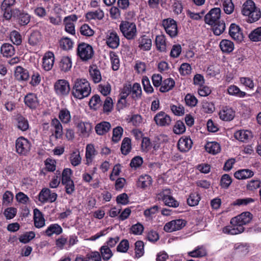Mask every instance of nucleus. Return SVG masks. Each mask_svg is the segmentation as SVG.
Returning a JSON list of instances; mask_svg holds the SVG:
<instances>
[{"label":"nucleus","instance_id":"obj_45","mask_svg":"<svg viewBox=\"0 0 261 261\" xmlns=\"http://www.w3.org/2000/svg\"><path fill=\"white\" fill-rule=\"evenodd\" d=\"M250 134L249 131L239 130L234 133V137L240 141L244 142L249 139Z\"/></svg>","mask_w":261,"mask_h":261},{"label":"nucleus","instance_id":"obj_46","mask_svg":"<svg viewBox=\"0 0 261 261\" xmlns=\"http://www.w3.org/2000/svg\"><path fill=\"white\" fill-rule=\"evenodd\" d=\"M247 16H248V22L252 23L257 21L261 17L260 9L256 7L252 11L250 15H248Z\"/></svg>","mask_w":261,"mask_h":261},{"label":"nucleus","instance_id":"obj_10","mask_svg":"<svg viewBox=\"0 0 261 261\" xmlns=\"http://www.w3.org/2000/svg\"><path fill=\"white\" fill-rule=\"evenodd\" d=\"M57 194L56 193H51L48 188H44L40 192L39 200L42 203L47 201L53 202L57 199Z\"/></svg>","mask_w":261,"mask_h":261},{"label":"nucleus","instance_id":"obj_52","mask_svg":"<svg viewBox=\"0 0 261 261\" xmlns=\"http://www.w3.org/2000/svg\"><path fill=\"white\" fill-rule=\"evenodd\" d=\"M223 6V10L225 13L230 14L233 12L234 5L232 2V0H224Z\"/></svg>","mask_w":261,"mask_h":261},{"label":"nucleus","instance_id":"obj_3","mask_svg":"<svg viewBox=\"0 0 261 261\" xmlns=\"http://www.w3.org/2000/svg\"><path fill=\"white\" fill-rule=\"evenodd\" d=\"M92 47L85 43H80L77 48V54L81 59L84 61H87L91 59L93 56Z\"/></svg>","mask_w":261,"mask_h":261},{"label":"nucleus","instance_id":"obj_21","mask_svg":"<svg viewBox=\"0 0 261 261\" xmlns=\"http://www.w3.org/2000/svg\"><path fill=\"white\" fill-rule=\"evenodd\" d=\"M235 112L231 108L225 107L219 112L220 118L224 121H230L234 117Z\"/></svg>","mask_w":261,"mask_h":261},{"label":"nucleus","instance_id":"obj_2","mask_svg":"<svg viewBox=\"0 0 261 261\" xmlns=\"http://www.w3.org/2000/svg\"><path fill=\"white\" fill-rule=\"evenodd\" d=\"M120 30L124 36L129 40L134 39L137 35L136 26L133 22H122L120 25Z\"/></svg>","mask_w":261,"mask_h":261},{"label":"nucleus","instance_id":"obj_64","mask_svg":"<svg viewBox=\"0 0 261 261\" xmlns=\"http://www.w3.org/2000/svg\"><path fill=\"white\" fill-rule=\"evenodd\" d=\"M85 261H101V256L98 252H92L87 255Z\"/></svg>","mask_w":261,"mask_h":261},{"label":"nucleus","instance_id":"obj_50","mask_svg":"<svg viewBox=\"0 0 261 261\" xmlns=\"http://www.w3.org/2000/svg\"><path fill=\"white\" fill-rule=\"evenodd\" d=\"M80 33L82 35L87 36H92L94 34V31L87 24L82 25L80 28Z\"/></svg>","mask_w":261,"mask_h":261},{"label":"nucleus","instance_id":"obj_49","mask_svg":"<svg viewBox=\"0 0 261 261\" xmlns=\"http://www.w3.org/2000/svg\"><path fill=\"white\" fill-rule=\"evenodd\" d=\"M123 128L120 126H117L113 129L112 141L115 143L118 142L121 139L122 133Z\"/></svg>","mask_w":261,"mask_h":261},{"label":"nucleus","instance_id":"obj_29","mask_svg":"<svg viewBox=\"0 0 261 261\" xmlns=\"http://www.w3.org/2000/svg\"><path fill=\"white\" fill-rule=\"evenodd\" d=\"M253 172L249 169H242L234 173V177L239 179H245L253 176Z\"/></svg>","mask_w":261,"mask_h":261},{"label":"nucleus","instance_id":"obj_12","mask_svg":"<svg viewBox=\"0 0 261 261\" xmlns=\"http://www.w3.org/2000/svg\"><path fill=\"white\" fill-rule=\"evenodd\" d=\"M231 226H226L223 229V232L225 233H228L232 235L237 234L244 231V228L243 226L239 224L238 222L236 223H232V218L230 221Z\"/></svg>","mask_w":261,"mask_h":261},{"label":"nucleus","instance_id":"obj_15","mask_svg":"<svg viewBox=\"0 0 261 261\" xmlns=\"http://www.w3.org/2000/svg\"><path fill=\"white\" fill-rule=\"evenodd\" d=\"M25 105L31 109H36L39 104L37 96L34 93L28 94L24 98Z\"/></svg>","mask_w":261,"mask_h":261},{"label":"nucleus","instance_id":"obj_25","mask_svg":"<svg viewBox=\"0 0 261 261\" xmlns=\"http://www.w3.org/2000/svg\"><path fill=\"white\" fill-rule=\"evenodd\" d=\"M111 128V124L109 122L103 121L97 124L95 127V132L99 135H103L107 133Z\"/></svg>","mask_w":261,"mask_h":261},{"label":"nucleus","instance_id":"obj_4","mask_svg":"<svg viewBox=\"0 0 261 261\" xmlns=\"http://www.w3.org/2000/svg\"><path fill=\"white\" fill-rule=\"evenodd\" d=\"M170 189H165L159 193L156 197L158 200H162L166 205L176 207L178 206L179 203L170 195Z\"/></svg>","mask_w":261,"mask_h":261},{"label":"nucleus","instance_id":"obj_53","mask_svg":"<svg viewBox=\"0 0 261 261\" xmlns=\"http://www.w3.org/2000/svg\"><path fill=\"white\" fill-rule=\"evenodd\" d=\"M71 164L76 166L79 165L81 162V157L79 151L73 152L70 157Z\"/></svg>","mask_w":261,"mask_h":261},{"label":"nucleus","instance_id":"obj_44","mask_svg":"<svg viewBox=\"0 0 261 261\" xmlns=\"http://www.w3.org/2000/svg\"><path fill=\"white\" fill-rule=\"evenodd\" d=\"M90 74L94 83H99L101 80L100 71L96 67H91L89 69Z\"/></svg>","mask_w":261,"mask_h":261},{"label":"nucleus","instance_id":"obj_11","mask_svg":"<svg viewBox=\"0 0 261 261\" xmlns=\"http://www.w3.org/2000/svg\"><path fill=\"white\" fill-rule=\"evenodd\" d=\"M156 124L160 126L169 125L171 122L170 117L164 112H160L154 117Z\"/></svg>","mask_w":261,"mask_h":261},{"label":"nucleus","instance_id":"obj_17","mask_svg":"<svg viewBox=\"0 0 261 261\" xmlns=\"http://www.w3.org/2000/svg\"><path fill=\"white\" fill-rule=\"evenodd\" d=\"M54 55L51 51H48L45 53L43 58V68L46 71H49L51 69L54 63Z\"/></svg>","mask_w":261,"mask_h":261},{"label":"nucleus","instance_id":"obj_20","mask_svg":"<svg viewBox=\"0 0 261 261\" xmlns=\"http://www.w3.org/2000/svg\"><path fill=\"white\" fill-rule=\"evenodd\" d=\"M107 44L112 48H116L119 45V38L116 33L111 32L107 35Z\"/></svg>","mask_w":261,"mask_h":261},{"label":"nucleus","instance_id":"obj_43","mask_svg":"<svg viewBox=\"0 0 261 261\" xmlns=\"http://www.w3.org/2000/svg\"><path fill=\"white\" fill-rule=\"evenodd\" d=\"M17 127L22 131L27 130L29 128V123L28 120L23 116L20 115L17 118Z\"/></svg>","mask_w":261,"mask_h":261},{"label":"nucleus","instance_id":"obj_5","mask_svg":"<svg viewBox=\"0 0 261 261\" xmlns=\"http://www.w3.org/2000/svg\"><path fill=\"white\" fill-rule=\"evenodd\" d=\"M15 147L18 154L25 155L30 150L31 144L27 139L21 137L16 140Z\"/></svg>","mask_w":261,"mask_h":261},{"label":"nucleus","instance_id":"obj_57","mask_svg":"<svg viewBox=\"0 0 261 261\" xmlns=\"http://www.w3.org/2000/svg\"><path fill=\"white\" fill-rule=\"evenodd\" d=\"M189 255L193 257H202L206 255V252L205 249L202 248H198L188 253Z\"/></svg>","mask_w":261,"mask_h":261},{"label":"nucleus","instance_id":"obj_32","mask_svg":"<svg viewBox=\"0 0 261 261\" xmlns=\"http://www.w3.org/2000/svg\"><path fill=\"white\" fill-rule=\"evenodd\" d=\"M220 47L223 53H229L234 49L232 42L228 40H222L220 43Z\"/></svg>","mask_w":261,"mask_h":261},{"label":"nucleus","instance_id":"obj_59","mask_svg":"<svg viewBox=\"0 0 261 261\" xmlns=\"http://www.w3.org/2000/svg\"><path fill=\"white\" fill-rule=\"evenodd\" d=\"M129 248V242L127 240H122L117 247V250L120 252H126Z\"/></svg>","mask_w":261,"mask_h":261},{"label":"nucleus","instance_id":"obj_40","mask_svg":"<svg viewBox=\"0 0 261 261\" xmlns=\"http://www.w3.org/2000/svg\"><path fill=\"white\" fill-rule=\"evenodd\" d=\"M131 149V140L128 138H125L122 141L121 151L123 154L126 155Z\"/></svg>","mask_w":261,"mask_h":261},{"label":"nucleus","instance_id":"obj_35","mask_svg":"<svg viewBox=\"0 0 261 261\" xmlns=\"http://www.w3.org/2000/svg\"><path fill=\"white\" fill-rule=\"evenodd\" d=\"M62 232V227L58 224L50 225L45 230V234L50 237L53 234H60Z\"/></svg>","mask_w":261,"mask_h":261},{"label":"nucleus","instance_id":"obj_47","mask_svg":"<svg viewBox=\"0 0 261 261\" xmlns=\"http://www.w3.org/2000/svg\"><path fill=\"white\" fill-rule=\"evenodd\" d=\"M41 39V35L38 31L33 32L29 38V43L32 45L37 44Z\"/></svg>","mask_w":261,"mask_h":261},{"label":"nucleus","instance_id":"obj_51","mask_svg":"<svg viewBox=\"0 0 261 261\" xmlns=\"http://www.w3.org/2000/svg\"><path fill=\"white\" fill-rule=\"evenodd\" d=\"M100 252L102 258L105 260H109L112 256L113 254L108 246H103L100 248Z\"/></svg>","mask_w":261,"mask_h":261},{"label":"nucleus","instance_id":"obj_6","mask_svg":"<svg viewBox=\"0 0 261 261\" xmlns=\"http://www.w3.org/2000/svg\"><path fill=\"white\" fill-rule=\"evenodd\" d=\"M221 12V9L219 8L212 9L204 17L205 22L211 25L216 23L220 20Z\"/></svg>","mask_w":261,"mask_h":261},{"label":"nucleus","instance_id":"obj_13","mask_svg":"<svg viewBox=\"0 0 261 261\" xmlns=\"http://www.w3.org/2000/svg\"><path fill=\"white\" fill-rule=\"evenodd\" d=\"M12 16L18 19V23L21 25H25L30 21V16L28 13L21 12L18 9H13Z\"/></svg>","mask_w":261,"mask_h":261},{"label":"nucleus","instance_id":"obj_38","mask_svg":"<svg viewBox=\"0 0 261 261\" xmlns=\"http://www.w3.org/2000/svg\"><path fill=\"white\" fill-rule=\"evenodd\" d=\"M95 152L94 146L92 144L87 145L86 151V164L89 165L92 162V158L95 154Z\"/></svg>","mask_w":261,"mask_h":261},{"label":"nucleus","instance_id":"obj_34","mask_svg":"<svg viewBox=\"0 0 261 261\" xmlns=\"http://www.w3.org/2000/svg\"><path fill=\"white\" fill-rule=\"evenodd\" d=\"M1 53L5 57H11L15 53V49L11 44L5 43L4 44L1 48Z\"/></svg>","mask_w":261,"mask_h":261},{"label":"nucleus","instance_id":"obj_33","mask_svg":"<svg viewBox=\"0 0 261 261\" xmlns=\"http://www.w3.org/2000/svg\"><path fill=\"white\" fill-rule=\"evenodd\" d=\"M205 150L210 153L216 154L221 150L219 144L217 142H208L205 146Z\"/></svg>","mask_w":261,"mask_h":261},{"label":"nucleus","instance_id":"obj_9","mask_svg":"<svg viewBox=\"0 0 261 261\" xmlns=\"http://www.w3.org/2000/svg\"><path fill=\"white\" fill-rule=\"evenodd\" d=\"M185 225L186 222L183 220H174L167 223L164 227V230L166 232H172L181 229Z\"/></svg>","mask_w":261,"mask_h":261},{"label":"nucleus","instance_id":"obj_58","mask_svg":"<svg viewBox=\"0 0 261 261\" xmlns=\"http://www.w3.org/2000/svg\"><path fill=\"white\" fill-rule=\"evenodd\" d=\"M184 123L181 121H177L173 128V132L176 134H181L185 132Z\"/></svg>","mask_w":261,"mask_h":261},{"label":"nucleus","instance_id":"obj_24","mask_svg":"<svg viewBox=\"0 0 261 261\" xmlns=\"http://www.w3.org/2000/svg\"><path fill=\"white\" fill-rule=\"evenodd\" d=\"M78 130L80 132L81 135L83 137L89 136L92 126L89 123L80 122L77 125Z\"/></svg>","mask_w":261,"mask_h":261},{"label":"nucleus","instance_id":"obj_36","mask_svg":"<svg viewBox=\"0 0 261 261\" xmlns=\"http://www.w3.org/2000/svg\"><path fill=\"white\" fill-rule=\"evenodd\" d=\"M212 26L214 34L217 36L221 35L225 29V23L223 20L218 21Z\"/></svg>","mask_w":261,"mask_h":261},{"label":"nucleus","instance_id":"obj_7","mask_svg":"<svg viewBox=\"0 0 261 261\" xmlns=\"http://www.w3.org/2000/svg\"><path fill=\"white\" fill-rule=\"evenodd\" d=\"M163 25L166 32L172 38L177 35V27L176 21L171 18L164 19L163 21Z\"/></svg>","mask_w":261,"mask_h":261},{"label":"nucleus","instance_id":"obj_55","mask_svg":"<svg viewBox=\"0 0 261 261\" xmlns=\"http://www.w3.org/2000/svg\"><path fill=\"white\" fill-rule=\"evenodd\" d=\"M59 118L63 123H67L70 120V114L67 110H62L60 112Z\"/></svg>","mask_w":261,"mask_h":261},{"label":"nucleus","instance_id":"obj_39","mask_svg":"<svg viewBox=\"0 0 261 261\" xmlns=\"http://www.w3.org/2000/svg\"><path fill=\"white\" fill-rule=\"evenodd\" d=\"M101 103L102 101L100 96L97 94H95L91 98L89 105L91 108L97 110L101 106Z\"/></svg>","mask_w":261,"mask_h":261},{"label":"nucleus","instance_id":"obj_41","mask_svg":"<svg viewBox=\"0 0 261 261\" xmlns=\"http://www.w3.org/2000/svg\"><path fill=\"white\" fill-rule=\"evenodd\" d=\"M156 47L161 51H165L166 49V44L165 37L163 35L157 36L155 39Z\"/></svg>","mask_w":261,"mask_h":261},{"label":"nucleus","instance_id":"obj_8","mask_svg":"<svg viewBox=\"0 0 261 261\" xmlns=\"http://www.w3.org/2000/svg\"><path fill=\"white\" fill-rule=\"evenodd\" d=\"M15 3V0H4L1 5V9L3 12L4 17L7 20H10L13 14V9L11 7Z\"/></svg>","mask_w":261,"mask_h":261},{"label":"nucleus","instance_id":"obj_26","mask_svg":"<svg viewBox=\"0 0 261 261\" xmlns=\"http://www.w3.org/2000/svg\"><path fill=\"white\" fill-rule=\"evenodd\" d=\"M51 125L55 129V135L57 139L61 138L63 135L62 126L57 119H53L51 122Z\"/></svg>","mask_w":261,"mask_h":261},{"label":"nucleus","instance_id":"obj_23","mask_svg":"<svg viewBox=\"0 0 261 261\" xmlns=\"http://www.w3.org/2000/svg\"><path fill=\"white\" fill-rule=\"evenodd\" d=\"M34 220L35 226L41 228L45 224V220L42 213L37 208L34 210Z\"/></svg>","mask_w":261,"mask_h":261},{"label":"nucleus","instance_id":"obj_60","mask_svg":"<svg viewBox=\"0 0 261 261\" xmlns=\"http://www.w3.org/2000/svg\"><path fill=\"white\" fill-rule=\"evenodd\" d=\"M35 237V233L33 231H29L23 235H22L19 238L20 242L23 243H28L30 240H32Z\"/></svg>","mask_w":261,"mask_h":261},{"label":"nucleus","instance_id":"obj_37","mask_svg":"<svg viewBox=\"0 0 261 261\" xmlns=\"http://www.w3.org/2000/svg\"><path fill=\"white\" fill-rule=\"evenodd\" d=\"M151 184V177L148 175L141 176L138 179L137 186L142 188H145Z\"/></svg>","mask_w":261,"mask_h":261},{"label":"nucleus","instance_id":"obj_54","mask_svg":"<svg viewBox=\"0 0 261 261\" xmlns=\"http://www.w3.org/2000/svg\"><path fill=\"white\" fill-rule=\"evenodd\" d=\"M200 200L199 195L196 193H192L187 199V203L190 206H195L198 204Z\"/></svg>","mask_w":261,"mask_h":261},{"label":"nucleus","instance_id":"obj_27","mask_svg":"<svg viewBox=\"0 0 261 261\" xmlns=\"http://www.w3.org/2000/svg\"><path fill=\"white\" fill-rule=\"evenodd\" d=\"M139 47L143 50H148L151 47V40L145 35L138 40Z\"/></svg>","mask_w":261,"mask_h":261},{"label":"nucleus","instance_id":"obj_30","mask_svg":"<svg viewBox=\"0 0 261 261\" xmlns=\"http://www.w3.org/2000/svg\"><path fill=\"white\" fill-rule=\"evenodd\" d=\"M71 66L72 62L70 58L68 57H63L59 64L61 70L62 71L67 72L70 69Z\"/></svg>","mask_w":261,"mask_h":261},{"label":"nucleus","instance_id":"obj_14","mask_svg":"<svg viewBox=\"0 0 261 261\" xmlns=\"http://www.w3.org/2000/svg\"><path fill=\"white\" fill-rule=\"evenodd\" d=\"M54 87L56 92L62 95H66L70 91L68 83L64 80L58 81L55 83Z\"/></svg>","mask_w":261,"mask_h":261},{"label":"nucleus","instance_id":"obj_22","mask_svg":"<svg viewBox=\"0 0 261 261\" xmlns=\"http://www.w3.org/2000/svg\"><path fill=\"white\" fill-rule=\"evenodd\" d=\"M14 75L18 81H27L30 76L28 71L20 66L16 67Z\"/></svg>","mask_w":261,"mask_h":261},{"label":"nucleus","instance_id":"obj_62","mask_svg":"<svg viewBox=\"0 0 261 261\" xmlns=\"http://www.w3.org/2000/svg\"><path fill=\"white\" fill-rule=\"evenodd\" d=\"M60 46L65 50H68L71 48L73 44L72 41L68 38L62 39L60 40Z\"/></svg>","mask_w":261,"mask_h":261},{"label":"nucleus","instance_id":"obj_1","mask_svg":"<svg viewBox=\"0 0 261 261\" xmlns=\"http://www.w3.org/2000/svg\"><path fill=\"white\" fill-rule=\"evenodd\" d=\"M91 92V87L89 82L85 79H77L72 89V94L74 97L82 99L88 96Z\"/></svg>","mask_w":261,"mask_h":261},{"label":"nucleus","instance_id":"obj_28","mask_svg":"<svg viewBox=\"0 0 261 261\" xmlns=\"http://www.w3.org/2000/svg\"><path fill=\"white\" fill-rule=\"evenodd\" d=\"M256 7L254 3L251 0H248L243 5L242 13L244 15H250L251 12Z\"/></svg>","mask_w":261,"mask_h":261},{"label":"nucleus","instance_id":"obj_61","mask_svg":"<svg viewBox=\"0 0 261 261\" xmlns=\"http://www.w3.org/2000/svg\"><path fill=\"white\" fill-rule=\"evenodd\" d=\"M135 245L136 256H141L144 253V243L141 241H138Z\"/></svg>","mask_w":261,"mask_h":261},{"label":"nucleus","instance_id":"obj_18","mask_svg":"<svg viewBox=\"0 0 261 261\" xmlns=\"http://www.w3.org/2000/svg\"><path fill=\"white\" fill-rule=\"evenodd\" d=\"M229 34L234 40L238 41H241L243 39V35L240 27L234 23L230 25Z\"/></svg>","mask_w":261,"mask_h":261},{"label":"nucleus","instance_id":"obj_31","mask_svg":"<svg viewBox=\"0 0 261 261\" xmlns=\"http://www.w3.org/2000/svg\"><path fill=\"white\" fill-rule=\"evenodd\" d=\"M175 85L174 81L171 79L169 78L165 80L160 88V91L161 92H166L171 90Z\"/></svg>","mask_w":261,"mask_h":261},{"label":"nucleus","instance_id":"obj_56","mask_svg":"<svg viewBox=\"0 0 261 261\" xmlns=\"http://www.w3.org/2000/svg\"><path fill=\"white\" fill-rule=\"evenodd\" d=\"M10 39L13 43L17 45L20 44L22 41L21 35L16 31H13L11 33Z\"/></svg>","mask_w":261,"mask_h":261},{"label":"nucleus","instance_id":"obj_16","mask_svg":"<svg viewBox=\"0 0 261 261\" xmlns=\"http://www.w3.org/2000/svg\"><path fill=\"white\" fill-rule=\"evenodd\" d=\"M193 142L191 139L187 137L181 138L178 142L177 147L181 152H187L192 147Z\"/></svg>","mask_w":261,"mask_h":261},{"label":"nucleus","instance_id":"obj_42","mask_svg":"<svg viewBox=\"0 0 261 261\" xmlns=\"http://www.w3.org/2000/svg\"><path fill=\"white\" fill-rule=\"evenodd\" d=\"M104 17L103 11L98 9L94 12H89L86 14V17L87 19L91 20L93 19H101Z\"/></svg>","mask_w":261,"mask_h":261},{"label":"nucleus","instance_id":"obj_48","mask_svg":"<svg viewBox=\"0 0 261 261\" xmlns=\"http://www.w3.org/2000/svg\"><path fill=\"white\" fill-rule=\"evenodd\" d=\"M249 38L252 41L257 42L261 41V27L252 31L249 35Z\"/></svg>","mask_w":261,"mask_h":261},{"label":"nucleus","instance_id":"obj_63","mask_svg":"<svg viewBox=\"0 0 261 261\" xmlns=\"http://www.w3.org/2000/svg\"><path fill=\"white\" fill-rule=\"evenodd\" d=\"M62 184L65 186L66 192L68 194H71L74 191V185L72 180L62 182Z\"/></svg>","mask_w":261,"mask_h":261},{"label":"nucleus","instance_id":"obj_19","mask_svg":"<svg viewBox=\"0 0 261 261\" xmlns=\"http://www.w3.org/2000/svg\"><path fill=\"white\" fill-rule=\"evenodd\" d=\"M252 214L248 212L242 213L241 215L232 218V223H236L238 222L239 224L243 226L249 223L252 219Z\"/></svg>","mask_w":261,"mask_h":261}]
</instances>
